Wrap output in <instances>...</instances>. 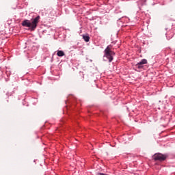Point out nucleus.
<instances>
[{
    "mask_svg": "<svg viewBox=\"0 0 175 175\" xmlns=\"http://www.w3.org/2000/svg\"><path fill=\"white\" fill-rule=\"evenodd\" d=\"M40 20V16H36L33 21L31 22L29 20H25L22 23L23 27H27V28H30L31 31H35L36 29V27H38V24Z\"/></svg>",
    "mask_w": 175,
    "mask_h": 175,
    "instance_id": "1",
    "label": "nucleus"
},
{
    "mask_svg": "<svg viewBox=\"0 0 175 175\" xmlns=\"http://www.w3.org/2000/svg\"><path fill=\"white\" fill-rule=\"evenodd\" d=\"M104 57H106L107 59H109V62H111L113 61V56L116 55V53L111 51V46L109 45L104 51Z\"/></svg>",
    "mask_w": 175,
    "mask_h": 175,
    "instance_id": "2",
    "label": "nucleus"
},
{
    "mask_svg": "<svg viewBox=\"0 0 175 175\" xmlns=\"http://www.w3.org/2000/svg\"><path fill=\"white\" fill-rule=\"evenodd\" d=\"M153 159L162 162V161H165V159H166V155L161 153H156L153 155Z\"/></svg>",
    "mask_w": 175,
    "mask_h": 175,
    "instance_id": "3",
    "label": "nucleus"
},
{
    "mask_svg": "<svg viewBox=\"0 0 175 175\" xmlns=\"http://www.w3.org/2000/svg\"><path fill=\"white\" fill-rule=\"evenodd\" d=\"M57 57H64V55H65V53L64 51H57Z\"/></svg>",
    "mask_w": 175,
    "mask_h": 175,
    "instance_id": "4",
    "label": "nucleus"
},
{
    "mask_svg": "<svg viewBox=\"0 0 175 175\" xmlns=\"http://www.w3.org/2000/svg\"><path fill=\"white\" fill-rule=\"evenodd\" d=\"M138 64H139L140 65H146V64H147V59H143L141 62H139Z\"/></svg>",
    "mask_w": 175,
    "mask_h": 175,
    "instance_id": "5",
    "label": "nucleus"
},
{
    "mask_svg": "<svg viewBox=\"0 0 175 175\" xmlns=\"http://www.w3.org/2000/svg\"><path fill=\"white\" fill-rule=\"evenodd\" d=\"M135 66L137 69H143L144 68V66L139 64V63L137 64Z\"/></svg>",
    "mask_w": 175,
    "mask_h": 175,
    "instance_id": "6",
    "label": "nucleus"
},
{
    "mask_svg": "<svg viewBox=\"0 0 175 175\" xmlns=\"http://www.w3.org/2000/svg\"><path fill=\"white\" fill-rule=\"evenodd\" d=\"M83 39L85 42H90V36H83Z\"/></svg>",
    "mask_w": 175,
    "mask_h": 175,
    "instance_id": "7",
    "label": "nucleus"
}]
</instances>
